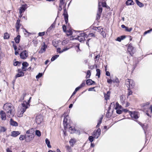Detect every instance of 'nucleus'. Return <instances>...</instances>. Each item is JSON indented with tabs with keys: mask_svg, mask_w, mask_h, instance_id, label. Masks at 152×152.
Listing matches in <instances>:
<instances>
[{
	"mask_svg": "<svg viewBox=\"0 0 152 152\" xmlns=\"http://www.w3.org/2000/svg\"><path fill=\"white\" fill-rule=\"evenodd\" d=\"M13 108L12 105L10 103H7L5 104L3 106L4 109L7 111L8 115L10 117L11 116L13 115L12 113V108Z\"/></svg>",
	"mask_w": 152,
	"mask_h": 152,
	"instance_id": "f257e3e1",
	"label": "nucleus"
},
{
	"mask_svg": "<svg viewBox=\"0 0 152 152\" xmlns=\"http://www.w3.org/2000/svg\"><path fill=\"white\" fill-rule=\"evenodd\" d=\"M129 113L133 119H137L140 116L139 113L138 112L129 111Z\"/></svg>",
	"mask_w": 152,
	"mask_h": 152,
	"instance_id": "f03ea898",
	"label": "nucleus"
},
{
	"mask_svg": "<svg viewBox=\"0 0 152 152\" xmlns=\"http://www.w3.org/2000/svg\"><path fill=\"white\" fill-rule=\"evenodd\" d=\"M126 84L128 88H132L134 86V83L132 80L127 79L126 81Z\"/></svg>",
	"mask_w": 152,
	"mask_h": 152,
	"instance_id": "7ed1b4c3",
	"label": "nucleus"
},
{
	"mask_svg": "<svg viewBox=\"0 0 152 152\" xmlns=\"http://www.w3.org/2000/svg\"><path fill=\"white\" fill-rule=\"evenodd\" d=\"M20 58L23 59H25L28 56V52L26 50H25L21 52L20 54Z\"/></svg>",
	"mask_w": 152,
	"mask_h": 152,
	"instance_id": "20e7f679",
	"label": "nucleus"
},
{
	"mask_svg": "<svg viewBox=\"0 0 152 152\" xmlns=\"http://www.w3.org/2000/svg\"><path fill=\"white\" fill-rule=\"evenodd\" d=\"M87 36L85 33H81L78 36L77 39L80 42H82L85 40V37H86Z\"/></svg>",
	"mask_w": 152,
	"mask_h": 152,
	"instance_id": "39448f33",
	"label": "nucleus"
},
{
	"mask_svg": "<svg viewBox=\"0 0 152 152\" xmlns=\"http://www.w3.org/2000/svg\"><path fill=\"white\" fill-rule=\"evenodd\" d=\"M100 134L101 129L100 128H98L96 131L95 130L94 131L92 135L94 138H97L100 135Z\"/></svg>",
	"mask_w": 152,
	"mask_h": 152,
	"instance_id": "423d86ee",
	"label": "nucleus"
},
{
	"mask_svg": "<svg viewBox=\"0 0 152 152\" xmlns=\"http://www.w3.org/2000/svg\"><path fill=\"white\" fill-rule=\"evenodd\" d=\"M100 2H99L98 5V10L97 12L96 18L97 19H100V16L101 15L102 9L101 6H100Z\"/></svg>",
	"mask_w": 152,
	"mask_h": 152,
	"instance_id": "0eeeda50",
	"label": "nucleus"
},
{
	"mask_svg": "<svg viewBox=\"0 0 152 152\" xmlns=\"http://www.w3.org/2000/svg\"><path fill=\"white\" fill-rule=\"evenodd\" d=\"M128 51L129 52L130 55L132 56L134 51V48L132 46L131 43L129 44L127 49Z\"/></svg>",
	"mask_w": 152,
	"mask_h": 152,
	"instance_id": "6e6552de",
	"label": "nucleus"
},
{
	"mask_svg": "<svg viewBox=\"0 0 152 152\" xmlns=\"http://www.w3.org/2000/svg\"><path fill=\"white\" fill-rule=\"evenodd\" d=\"M29 105V102H28L26 101L23 102V103L22 104V108L21 110H23V112H24L26 109L28 108L27 105Z\"/></svg>",
	"mask_w": 152,
	"mask_h": 152,
	"instance_id": "1a4fd4ad",
	"label": "nucleus"
},
{
	"mask_svg": "<svg viewBox=\"0 0 152 152\" xmlns=\"http://www.w3.org/2000/svg\"><path fill=\"white\" fill-rule=\"evenodd\" d=\"M47 48V45H46L45 42H43L42 45V47L39 53H42L45 51L46 49Z\"/></svg>",
	"mask_w": 152,
	"mask_h": 152,
	"instance_id": "9d476101",
	"label": "nucleus"
},
{
	"mask_svg": "<svg viewBox=\"0 0 152 152\" xmlns=\"http://www.w3.org/2000/svg\"><path fill=\"white\" fill-rule=\"evenodd\" d=\"M34 137V135L33 134L25 136V140L26 142H29L32 140Z\"/></svg>",
	"mask_w": 152,
	"mask_h": 152,
	"instance_id": "9b49d317",
	"label": "nucleus"
},
{
	"mask_svg": "<svg viewBox=\"0 0 152 152\" xmlns=\"http://www.w3.org/2000/svg\"><path fill=\"white\" fill-rule=\"evenodd\" d=\"M42 118L41 115H39L36 116V122L38 124H40L42 121Z\"/></svg>",
	"mask_w": 152,
	"mask_h": 152,
	"instance_id": "f8f14e48",
	"label": "nucleus"
},
{
	"mask_svg": "<svg viewBox=\"0 0 152 152\" xmlns=\"http://www.w3.org/2000/svg\"><path fill=\"white\" fill-rule=\"evenodd\" d=\"M68 118V115H66L65 116L63 120V124L64 128L65 129L68 127V123L67 122L68 119L67 118Z\"/></svg>",
	"mask_w": 152,
	"mask_h": 152,
	"instance_id": "ddd939ff",
	"label": "nucleus"
},
{
	"mask_svg": "<svg viewBox=\"0 0 152 152\" xmlns=\"http://www.w3.org/2000/svg\"><path fill=\"white\" fill-rule=\"evenodd\" d=\"M27 5L26 4L23 5L19 9V13H21L23 12L27 8Z\"/></svg>",
	"mask_w": 152,
	"mask_h": 152,
	"instance_id": "4468645a",
	"label": "nucleus"
},
{
	"mask_svg": "<svg viewBox=\"0 0 152 152\" xmlns=\"http://www.w3.org/2000/svg\"><path fill=\"white\" fill-rule=\"evenodd\" d=\"M0 115L1 119L2 120H5L6 119V115L5 113L3 110H1L0 112Z\"/></svg>",
	"mask_w": 152,
	"mask_h": 152,
	"instance_id": "2eb2a0df",
	"label": "nucleus"
},
{
	"mask_svg": "<svg viewBox=\"0 0 152 152\" xmlns=\"http://www.w3.org/2000/svg\"><path fill=\"white\" fill-rule=\"evenodd\" d=\"M18 73L15 76V78L18 77H22L24 75V73L21 70L19 69L18 70Z\"/></svg>",
	"mask_w": 152,
	"mask_h": 152,
	"instance_id": "dca6fc26",
	"label": "nucleus"
},
{
	"mask_svg": "<svg viewBox=\"0 0 152 152\" xmlns=\"http://www.w3.org/2000/svg\"><path fill=\"white\" fill-rule=\"evenodd\" d=\"M20 132L19 131H13L11 132V136L14 137H16L20 134Z\"/></svg>",
	"mask_w": 152,
	"mask_h": 152,
	"instance_id": "f3484780",
	"label": "nucleus"
},
{
	"mask_svg": "<svg viewBox=\"0 0 152 152\" xmlns=\"http://www.w3.org/2000/svg\"><path fill=\"white\" fill-rule=\"evenodd\" d=\"M20 20L19 19H18L17 20L16 23L15 24V27L16 29V31L18 32L19 31V29L20 28V26L21 25L20 24Z\"/></svg>",
	"mask_w": 152,
	"mask_h": 152,
	"instance_id": "a211bd4d",
	"label": "nucleus"
},
{
	"mask_svg": "<svg viewBox=\"0 0 152 152\" xmlns=\"http://www.w3.org/2000/svg\"><path fill=\"white\" fill-rule=\"evenodd\" d=\"M86 84L88 85H91L95 84V83L91 79H88L86 81Z\"/></svg>",
	"mask_w": 152,
	"mask_h": 152,
	"instance_id": "6ab92c4d",
	"label": "nucleus"
},
{
	"mask_svg": "<svg viewBox=\"0 0 152 152\" xmlns=\"http://www.w3.org/2000/svg\"><path fill=\"white\" fill-rule=\"evenodd\" d=\"M10 124L13 126H18V123L14 121L12 119L10 120Z\"/></svg>",
	"mask_w": 152,
	"mask_h": 152,
	"instance_id": "aec40b11",
	"label": "nucleus"
},
{
	"mask_svg": "<svg viewBox=\"0 0 152 152\" xmlns=\"http://www.w3.org/2000/svg\"><path fill=\"white\" fill-rule=\"evenodd\" d=\"M20 35H18L15 38L14 40L16 43H18L20 41Z\"/></svg>",
	"mask_w": 152,
	"mask_h": 152,
	"instance_id": "412c9836",
	"label": "nucleus"
},
{
	"mask_svg": "<svg viewBox=\"0 0 152 152\" xmlns=\"http://www.w3.org/2000/svg\"><path fill=\"white\" fill-rule=\"evenodd\" d=\"M126 4L127 5H133L134 2L132 0H128L126 2Z\"/></svg>",
	"mask_w": 152,
	"mask_h": 152,
	"instance_id": "4be33fe9",
	"label": "nucleus"
},
{
	"mask_svg": "<svg viewBox=\"0 0 152 152\" xmlns=\"http://www.w3.org/2000/svg\"><path fill=\"white\" fill-rule=\"evenodd\" d=\"M45 143L47 145V146L48 148H51V146L50 145V142L48 138L45 139Z\"/></svg>",
	"mask_w": 152,
	"mask_h": 152,
	"instance_id": "5701e85b",
	"label": "nucleus"
},
{
	"mask_svg": "<svg viewBox=\"0 0 152 152\" xmlns=\"http://www.w3.org/2000/svg\"><path fill=\"white\" fill-rule=\"evenodd\" d=\"M24 112H23V110L20 109V111H18L17 113V116L18 117H21L23 116V114Z\"/></svg>",
	"mask_w": 152,
	"mask_h": 152,
	"instance_id": "b1692460",
	"label": "nucleus"
},
{
	"mask_svg": "<svg viewBox=\"0 0 152 152\" xmlns=\"http://www.w3.org/2000/svg\"><path fill=\"white\" fill-rule=\"evenodd\" d=\"M56 23L55 21L50 26L48 29V31H51L53 28H54L55 27Z\"/></svg>",
	"mask_w": 152,
	"mask_h": 152,
	"instance_id": "393cba45",
	"label": "nucleus"
},
{
	"mask_svg": "<svg viewBox=\"0 0 152 152\" xmlns=\"http://www.w3.org/2000/svg\"><path fill=\"white\" fill-rule=\"evenodd\" d=\"M63 15L64 17V19L66 23L67 24L68 22V15L67 14H65V13H64Z\"/></svg>",
	"mask_w": 152,
	"mask_h": 152,
	"instance_id": "a878e982",
	"label": "nucleus"
},
{
	"mask_svg": "<svg viewBox=\"0 0 152 152\" xmlns=\"http://www.w3.org/2000/svg\"><path fill=\"white\" fill-rule=\"evenodd\" d=\"M136 3L137 5L139 6L140 7H142L144 6L143 4L142 3L140 2L138 0H136Z\"/></svg>",
	"mask_w": 152,
	"mask_h": 152,
	"instance_id": "bb28decb",
	"label": "nucleus"
},
{
	"mask_svg": "<svg viewBox=\"0 0 152 152\" xmlns=\"http://www.w3.org/2000/svg\"><path fill=\"white\" fill-rule=\"evenodd\" d=\"M75 131V130L74 127H72L71 126L69 127V131L70 133H74Z\"/></svg>",
	"mask_w": 152,
	"mask_h": 152,
	"instance_id": "cd10ccee",
	"label": "nucleus"
},
{
	"mask_svg": "<svg viewBox=\"0 0 152 152\" xmlns=\"http://www.w3.org/2000/svg\"><path fill=\"white\" fill-rule=\"evenodd\" d=\"M10 35L7 33H5L4 35V39H7L9 38Z\"/></svg>",
	"mask_w": 152,
	"mask_h": 152,
	"instance_id": "c85d7f7f",
	"label": "nucleus"
},
{
	"mask_svg": "<svg viewBox=\"0 0 152 152\" xmlns=\"http://www.w3.org/2000/svg\"><path fill=\"white\" fill-rule=\"evenodd\" d=\"M22 69H23L24 67H26L28 65V64L27 62H24L22 63Z\"/></svg>",
	"mask_w": 152,
	"mask_h": 152,
	"instance_id": "c756f323",
	"label": "nucleus"
},
{
	"mask_svg": "<svg viewBox=\"0 0 152 152\" xmlns=\"http://www.w3.org/2000/svg\"><path fill=\"white\" fill-rule=\"evenodd\" d=\"M96 76H98V77L99 78L100 75V70L99 69H97L96 70Z\"/></svg>",
	"mask_w": 152,
	"mask_h": 152,
	"instance_id": "7c9ffc66",
	"label": "nucleus"
},
{
	"mask_svg": "<svg viewBox=\"0 0 152 152\" xmlns=\"http://www.w3.org/2000/svg\"><path fill=\"white\" fill-rule=\"evenodd\" d=\"M91 75V73L90 71L89 70H88L87 71V75L86 76V78H88L90 77Z\"/></svg>",
	"mask_w": 152,
	"mask_h": 152,
	"instance_id": "2f4dec72",
	"label": "nucleus"
},
{
	"mask_svg": "<svg viewBox=\"0 0 152 152\" xmlns=\"http://www.w3.org/2000/svg\"><path fill=\"white\" fill-rule=\"evenodd\" d=\"M59 56V55H56L53 56L51 58V60L52 61H54Z\"/></svg>",
	"mask_w": 152,
	"mask_h": 152,
	"instance_id": "473e14b6",
	"label": "nucleus"
},
{
	"mask_svg": "<svg viewBox=\"0 0 152 152\" xmlns=\"http://www.w3.org/2000/svg\"><path fill=\"white\" fill-rule=\"evenodd\" d=\"M103 118V117H101L99 121V122L97 124V125L96 126V127L97 128H98L99 127V126L100 125V124H101L102 122V120Z\"/></svg>",
	"mask_w": 152,
	"mask_h": 152,
	"instance_id": "72a5a7b5",
	"label": "nucleus"
},
{
	"mask_svg": "<svg viewBox=\"0 0 152 152\" xmlns=\"http://www.w3.org/2000/svg\"><path fill=\"white\" fill-rule=\"evenodd\" d=\"M35 134L38 137H40L41 135V133L39 130H36L35 132Z\"/></svg>",
	"mask_w": 152,
	"mask_h": 152,
	"instance_id": "f704fd0d",
	"label": "nucleus"
},
{
	"mask_svg": "<svg viewBox=\"0 0 152 152\" xmlns=\"http://www.w3.org/2000/svg\"><path fill=\"white\" fill-rule=\"evenodd\" d=\"M6 130V129L4 127H1L0 129V132H4Z\"/></svg>",
	"mask_w": 152,
	"mask_h": 152,
	"instance_id": "c9c22d12",
	"label": "nucleus"
},
{
	"mask_svg": "<svg viewBox=\"0 0 152 152\" xmlns=\"http://www.w3.org/2000/svg\"><path fill=\"white\" fill-rule=\"evenodd\" d=\"M43 74L42 73H39V74L36 76L37 79H39L42 76Z\"/></svg>",
	"mask_w": 152,
	"mask_h": 152,
	"instance_id": "e433bc0d",
	"label": "nucleus"
},
{
	"mask_svg": "<svg viewBox=\"0 0 152 152\" xmlns=\"http://www.w3.org/2000/svg\"><path fill=\"white\" fill-rule=\"evenodd\" d=\"M132 28H129L128 27H126L125 29V30L126 31L130 32L132 31Z\"/></svg>",
	"mask_w": 152,
	"mask_h": 152,
	"instance_id": "4c0bfd02",
	"label": "nucleus"
},
{
	"mask_svg": "<svg viewBox=\"0 0 152 152\" xmlns=\"http://www.w3.org/2000/svg\"><path fill=\"white\" fill-rule=\"evenodd\" d=\"M69 143L72 146H73L74 143L75 142V140L73 139H71L69 141Z\"/></svg>",
	"mask_w": 152,
	"mask_h": 152,
	"instance_id": "58836bf2",
	"label": "nucleus"
},
{
	"mask_svg": "<svg viewBox=\"0 0 152 152\" xmlns=\"http://www.w3.org/2000/svg\"><path fill=\"white\" fill-rule=\"evenodd\" d=\"M101 35H102L104 37H105L106 36V34L105 32L102 31L101 33Z\"/></svg>",
	"mask_w": 152,
	"mask_h": 152,
	"instance_id": "ea45409f",
	"label": "nucleus"
},
{
	"mask_svg": "<svg viewBox=\"0 0 152 152\" xmlns=\"http://www.w3.org/2000/svg\"><path fill=\"white\" fill-rule=\"evenodd\" d=\"M19 139L20 140H23L25 139V136L23 135H21L19 137Z\"/></svg>",
	"mask_w": 152,
	"mask_h": 152,
	"instance_id": "a19ab883",
	"label": "nucleus"
},
{
	"mask_svg": "<svg viewBox=\"0 0 152 152\" xmlns=\"http://www.w3.org/2000/svg\"><path fill=\"white\" fill-rule=\"evenodd\" d=\"M94 137L92 136L89 137L88 139L91 142H92L94 140Z\"/></svg>",
	"mask_w": 152,
	"mask_h": 152,
	"instance_id": "79ce46f5",
	"label": "nucleus"
},
{
	"mask_svg": "<svg viewBox=\"0 0 152 152\" xmlns=\"http://www.w3.org/2000/svg\"><path fill=\"white\" fill-rule=\"evenodd\" d=\"M128 91L127 95L128 96H129L130 95H131L132 94V92L130 90L129 88L128 89Z\"/></svg>",
	"mask_w": 152,
	"mask_h": 152,
	"instance_id": "37998d69",
	"label": "nucleus"
},
{
	"mask_svg": "<svg viewBox=\"0 0 152 152\" xmlns=\"http://www.w3.org/2000/svg\"><path fill=\"white\" fill-rule=\"evenodd\" d=\"M26 93H24L23 94V96L21 97L20 100L21 101H22L24 100V98L26 96Z\"/></svg>",
	"mask_w": 152,
	"mask_h": 152,
	"instance_id": "c03bdc74",
	"label": "nucleus"
},
{
	"mask_svg": "<svg viewBox=\"0 0 152 152\" xmlns=\"http://www.w3.org/2000/svg\"><path fill=\"white\" fill-rule=\"evenodd\" d=\"M116 113L118 114H121L122 112V110H121L118 109L116 110Z\"/></svg>",
	"mask_w": 152,
	"mask_h": 152,
	"instance_id": "a18cd8bd",
	"label": "nucleus"
},
{
	"mask_svg": "<svg viewBox=\"0 0 152 152\" xmlns=\"http://www.w3.org/2000/svg\"><path fill=\"white\" fill-rule=\"evenodd\" d=\"M116 107L115 108V109L117 110L118 109V107L120 105L119 104L118 102H116L115 104Z\"/></svg>",
	"mask_w": 152,
	"mask_h": 152,
	"instance_id": "49530a36",
	"label": "nucleus"
},
{
	"mask_svg": "<svg viewBox=\"0 0 152 152\" xmlns=\"http://www.w3.org/2000/svg\"><path fill=\"white\" fill-rule=\"evenodd\" d=\"M68 49H69V48H64L62 50H61V52H60V53H63V52H64V51H66Z\"/></svg>",
	"mask_w": 152,
	"mask_h": 152,
	"instance_id": "de8ad7c7",
	"label": "nucleus"
},
{
	"mask_svg": "<svg viewBox=\"0 0 152 152\" xmlns=\"http://www.w3.org/2000/svg\"><path fill=\"white\" fill-rule=\"evenodd\" d=\"M39 36H42L45 34V32H39L38 34Z\"/></svg>",
	"mask_w": 152,
	"mask_h": 152,
	"instance_id": "09e8293b",
	"label": "nucleus"
},
{
	"mask_svg": "<svg viewBox=\"0 0 152 152\" xmlns=\"http://www.w3.org/2000/svg\"><path fill=\"white\" fill-rule=\"evenodd\" d=\"M88 37H94L95 35L93 33H91L89 34Z\"/></svg>",
	"mask_w": 152,
	"mask_h": 152,
	"instance_id": "8fccbe9b",
	"label": "nucleus"
},
{
	"mask_svg": "<svg viewBox=\"0 0 152 152\" xmlns=\"http://www.w3.org/2000/svg\"><path fill=\"white\" fill-rule=\"evenodd\" d=\"M100 55H98L95 57V59L96 60V61L98 60L100 57Z\"/></svg>",
	"mask_w": 152,
	"mask_h": 152,
	"instance_id": "3c124183",
	"label": "nucleus"
},
{
	"mask_svg": "<svg viewBox=\"0 0 152 152\" xmlns=\"http://www.w3.org/2000/svg\"><path fill=\"white\" fill-rule=\"evenodd\" d=\"M107 81L108 83L111 84L113 81L111 79H107Z\"/></svg>",
	"mask_w": 152,
	"mask_h": 152,
	"instance_id": "603ef678",
	"label": "nucleus"
},
{
	"mask_svg": "<svg viewBox=\"0 0 152 152\" xmlns=\"http://www.w3.org/2000/svg\"><path fill=\"white\" fill-rule=\"evenodd\" d=\"M113 83H118L119 82V80L118 78H116L115 80L113 81Z\"/></svg>",
	"mask_w": 152,
	"mask_h": 152,
	"instance_id": "864d4df0",
	"label": "nucleus"
},
{
	"mask_svg": "<svg viewBox=\"0 0 152 152\" xmlns=\"http://www.w3.org/2000/svg\"><path fill=\"white\" fill-rule=\"evenodd\" d=\"M62 28L63 31L64 32H66V27L65 25H63L62 26Z\"/></svg>",
	"mask_w": 152,
	"mask_h": 152,
	"instance_id": "5fc2aeb1",
	"label": "nucleus"
},
{
	"mask_svg": "<svg viewBox=\"0 0 152 152\" xmlns=\"http://www.w3.org/2000/svg\"><path fill=\"white\" fill-rule=\"evenodd\" d=\"M85 85V82H84L79 86L80 87V88H82Z\"/></svg>",
	"mask_w": 152,
	"mask_h": 152,
	"instance_id": "6e6d98bb",
	"label": "nucleus"
},
{
	"mask_svg": "<svg viewBox=\"0 0 152 152\" xmlns=\"http://www.w3.org/2000/svg\"><path fill=\"white\" fill-rule=\"evenodd\" d=\"M151 31H150V30L144 32V35H145V34H147V33H149Z\"/></svg>",
	"mask_w": 152,
	"mask_h": 152,
	"instance_id": "4d7b16f0",
	"label": "nucleus"
},
{
	"mask_svg": "<svg viewBox=\"0 0 152 152\" xmlns=\"http://www.w3.org/2000/svg\"><path fill=\"white\" fill-rule=\"evenodd\" d=\"M13 47L14 50H17V47L16 46V45L15 44H13Z\"/></svg>",
	"mask_w": 152,
	"mask_h": 152,
	"instance_id": "13d9d810",
	"label": "nucleus"
},
{
	"mask_svg": "<svg viewBox=\"0 0 152 152\" xmlns=\"http://www.w3.org/2000/svg\"><path fill=\"white\" fill-rule=\"evenodd\" d=\"M62 5L61 4H59V7L58 8V10L60 11H61L62 10Z\"/></svg>",
	"mask_w": 152,
	"mask_h": 152,
	"instance_id": "bf43d9fd",
	"label": "nucleus"
},
{
	"mask_svg": "<svg viewBox=\"0 0 152 152\" xmlns=\"http://www.w3.org/2000/svg\"><path fill=\"white\" fill-rule=\"evenodd\" d=\"M80 88V86L77 87V88H76L75 90V92H77V91H78L80 88Z\"/></svg>",
	"mask_w": 152,
	"mask_h": 152,
	"instance_id": "052dcab7",
	"label": "nucleus"
},
{
	"mask_svg": "<svg viewBox=\"0 0 152 152\" xmlns=\"http://www.w3.org/2000/svg\"><path fill=\"white\" fill-rule=\"evenodd\" d=\"M61 48H58L57 49V52L60 53V52H61Z\"/></svg>",
	"mask_w": 152,
	"mask_h": 152,
	"instance_id": "680f3d73",
	"label": "nucleus"
},
{
	"mask_svg": "<svg viewBox=\"0 0 152 152\" xmlns=\"http://www.w3.org/2000/svg\"><path fill=\"white\" fill-rule=\"evenodd\" d=\"M64 0H60V3L59 4L63 5L64 4Z\"/></svg>",
	"mask_w": 152,
	"mask_h": 152,
	"instance_id": "e2e57ef3",
	"label": "nucleus"
},
{
	"mask_svg": "<svg viewBox=\"0 0 152 152\" xmlns=\"http://www.w3.org/2000/svg\"><path fill=\"white\" fill-rule=\"evenodd\" d=\"M120 38L121 39V40H123L126 38L125 36H122L120 37Z\"/></svg>",
	"mask_w": 152,
	"mask_h": 152,
	"instance_id": "0e129e2a",
	"label": "nucleus"
},
{
	"mask_svg": "<svg viewBox=\"0 0 152 152\" xmlns=\"http://www.w3.org/2000/svg\"><path fill=\"white\" fill-rule=\"evenodd\" d=\"M149 109L150 110L151 113H152V105H150Z\"/></svg>",
	"mask_w": 152,
	"mask_h": 152,
	"instance_id": "69168bd1",
	"label": "nucleus"
},
{
	"mask_svg": "<svg viewBox=\"0 0 152 152\" xmlns=\"http://www.w3.org/2000/svg\"><path fill=\"white\" fill-rule=\"evenodd\" d=\"M19 62L18 61H16V62H15L14 64V65L15 66H17L18 65V63H19Z\"/></svg>",
	"mask_w": 152,
	"mask_h": 152,
	"instance_id": "338daca9",
	"label": "nucleus"
},
{
	"mask_svg": "<svg viewBox=\"0 0 152 152\" xmlns=\"http://www.w3.org/2000/svg\"><path fill=\"white\" fill-rule=\"evenodd\" d=\"M7 152H12L9 148H7L6 149Z\"/></svg>",
	"mask_w": 152,
	"mask_h": 152,
	"instance_id": "774afa93",
	"label": "nucleus"
}]
</instances>
